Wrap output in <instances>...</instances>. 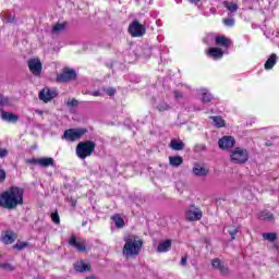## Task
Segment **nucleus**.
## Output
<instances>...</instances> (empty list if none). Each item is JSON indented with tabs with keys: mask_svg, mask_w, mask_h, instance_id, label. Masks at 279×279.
Segmentation results:
<instances>
[{
	"mask_svg": "<svg viewBox=\"0 0 279 279\" xmlns=\"http://www.w3.org/2000/svg\"><path fill=\"white\" fill-rule=\"evenodd\" d=\"M7 178H8V173L5 172V170L0 169V183L5 182Z\"/></svg>",
	"mask_w": 279,
	"mask_h": 279,
	"instance_id": "ea45409f",
	"label": "nucleus"
},
{
	"mask_svg": "<svg viewBox=\"0 0 279 279\" xmlns=\"http://www.w3.org/2000/svg\"><path fill=\"white\" fill-rule=\"evenodd\" d=\"M64 27H66V25L57 23V24L52 27V32H54V34H57L58 32H62V29H64Z\"/></svg>",
	"mask_w": 279,
	"mask_h": 279,
	"instance_id": "4c0bfd02",
	"label": "nucleus"
},
{
	"mask_svg": "<svg viewBox=\"0 0 279 279\" xmlns=\"http://www.w3.org/2000/svg\"><path fill=\"white\" fill-rule=\"evenodd\" d=\"M111 221H113L116 228H118L119 230L125 227V220L123 219L121 214H114L113 216H111Z\"/></svg>",
	"mask_w": 279,
	"mask_h": 279,
	"instance_id": "412c9836",
	"label": "nucleus"
},
{
	"mask_svg": "<svg viewBox=\"0 0 279 279\" xmlns=\"http://www.w3.org/2000/svg\"><path fill=\"white\" fill-rule=\"evenodd\" d=\"M202 101L203 104H210V101H213V94L208 92H204L202 94Z\"/></svg>",
	"mask_w": 279,
	"mask_h": 279,
	"instance_id": "7c9ffc66",
	"label": "nucleus"
},
{
	"mask_svg": "<svg viewBox=\"0 0 279 279\" xmlns=\"http://www.w3.org/2000/svg\"><path fill=\"white\" fill-rule=\"evenodd\" d=\"M58 97V92L51 90L49 87H45L39 92V99L44 101V104H49L52 99Z\"/></svg>",
	"mask_w": 279,
	"mask_h": 279,
	"instance_id": "9b49d317",
	"label": "nucleus"
},
{
	"mask_svg": "<svg viewBox=\"0 0 279 279\" xmlns=\"http://www.w3.org/2000/svg\"><path fill=\"white\" fill-rule=\"evenodd\" d=\"M16 239L17 235L12 230L4 231V233L2 234V243H4V245H12V243H14Z\"/></svg>",
	"mask_w": 279,
	"mask_h": 279,
	"instance_id": "f3484780",
	"label": "nucleus"
},
{
	"mask_svg": "<svg viewBox=\"0 0 279 279\" xmlns=\"http://www.w3.org/2000/svg\"><path fill=\"white\" fill-rule=\"evenodd\" d=\"M28 69L35 77H40V73H43V62L38 58H32L28 60Z\"/></svg>",
	"mask_w": 279,
	"mask_h": 279,
	"instance_id": "1a4fd4ad",
	"label": "nucleus"
},
{
	"mask_svg": "<svg viewBox=\"0 0 279 279\" xmlns=\"http://www.w3.org/2000/svg\"><path fill=\"white\" fill-rule=\"evenodd\" d=\"M169 147L174 151H182L184 149V142L178 140H171Z\"/></svg>",
	"mask_w": 279,
	"mask_h": 279,
	"instance_id": "393cba45",
	"label": "nucleus"
},
{
	"mask_svg": "<svg viewBox=\"0 0 279 279\" xmlns=\"http://www.w3.org/2000/svg\"><path fill=\"white\" fill-rule=\"evenodd\" d=\"M77 80V72L71 68H63L62 71L57 74V84H69V82H75Z\"/></svg>",
	"mask_w": 279,
	"mask_h": 279,
	"instance_id": "423d86ee",
	"label": "nucleus"
},
{
	"mask_svg": "<svg viewBox=\"0 0 279 279\" xmlns=\"http://www.w3.org/2000/svg\"><path fill=\"white\" fill-rule=\"evenodd\" d=\"M209 119H211L214 125L218 129L226 128V120L221 116H210Z\"/></svg>",
	"mask_w": 279,
	"mask_h": 279,
	"instance_id": "b1692460",
	"label": "nucleus"
},
{
	"mask_svg": "<svg viewBox=\"0 0 279 279\" xmlns=\"http://www.w3.org/2000/svg\"><path fill=\"white\" fill-rule=\"evenodd\" d=\"M69 245L75 247L77 252H86V245L77 242V236L72 235L69 240Z\"/></svg>",
	"mask_w": 279,
	"mask_h": 279,
	"instance_id": "aec40b11",
	"label": "nucleus"
},
{
	"mask_svg": "<svg viewBox=\"0 0 279 279\" xmlns=\"http://www.w3.org/2000/svg\"><path fill=\"white\" fill-rule=\"evenodd\" d=\"M190 3L197 5V3H202V0H190Z\"/></svg>",
	"mask_w": 279,
	"mask_h": 279,
	"instance_id": "de8ad7c7",
	"label": "nucleus"
},
{
	"mask_svg": "<svg viewBox=\"0 0 279 279\" xmlns=\"http://www.w3.org/2000/svg\"><path fill=\"white\" fill-rule=\"evenodd\" d=\"M74 271L76 274H86L88 271H92L93 266H90V263L85 262L84 259L77 260L74 265Z\"/></svg>",
	"mask_w": 279,
	"mask_h": 279,
	"instance_id": "ddd939ff",
	"label": "nucleus"
},
{
	"mask_svg": "<svg viewBox=\"0 0 279 279\" xmlns=\"http://www.w3.org/2000/svg\"><path fill=\"white\" fill-rule=\"evenodd\" d=\"M276 62H278V56L276 53H272L267 59L266 63L264 64V68L266 69V71H270V69H274V66H276Z\"/></svg>",
	"mask_w": 279,
	"mask_h": 279,
	"instance_id": "5701e85b",
	"label": "nucleus"
},
{
	"mask_svg": "<svg viewBox=\"0 0 279 279\" xmlns=\"http://www.w3.org/2000/svg\"><path fill=\"white\" fill-rule=\"evenodd\" d=\"M36 114H39V117H43V114H44V112H43V110H36Z\"/></svg>",
	"mask_w": 279,
	"mask_h": 279,
	"instance_id": "09e8293b",
	"label": "nucleus"
},
{
	"mask_svg": "<svg viewBox=\"0 0 279 279\" xmlns=\"http://www.w3.org/2000/svg\"><path fill=\"white\" fill-rule=\"evenodd\" d=\"M236 145V140L233 136L225 135L218 141V146L220 149L228 151V149H232Z\"/></svg>",
	"mask_w": 279,
	"mask_h": 279,
	"instance_id": "f8f14e48",
	"label": "nucleus"
},
{
	"mask_svg": "<svg viewBox=\"0 0 279 279\" xmlns=\"http://www.w3.org/2000/svg\"><path fill=\"white\" fill-rule=\"evenodd\" d=\"M26 165H40V167H53L56 165V160L51 157H44V158H31L25 160Z\"/></svg>",
	"mask_w": 279,
	"mask_h": 279,
	"instance_id": "9d476101",
	"label": "nucleus"
},
{
	"mask_svg": "<svg viewBox=\"0 0 279 279\" xmlns=\"http://www.w3.org/2000/svg\"><path fill=\"white\" fill-rule=\"evenodd\" d=\"M223 25L227 27H234V19H223L222 20Z\"/></svg>",
	"mask_w": 279,
	"mask_h": 279,
	"instance_id": "e433bc0d",
	"label": "nucleus"
},
{
	"mask_svg": "<svg viewBox=\"0 0 279 279\" xmlns=\"http://www.w3.org/2000/svg\"><path fill=\"white\" fill-rule=\"evenodd\" d=\"M263 239H265V241H270V243H274V241L278 239V234L276 232L263 233Z\"/></svg>",
	"mask_w": 279,
	"mask_h": 279,
	"instance_id": "c85d7f7f",
	"label": "nucleus"
},
{
	"mask_svg": "<svg viewBox=\"0 0 279 279\" xmlns=\"http://www.w3.org/2000/svg\"><path fill=\"white\" fill-rule=\"evenodd\" d=\"M69 202H70L72 208H75V206H77V199L71 197V198L69 199Z\"/></svg>",
	"mask_w": 279,
	"mask_h": 279,
	"instance_id": "49530a36",
	"label": "nucleus"
},
{
	"mask_svg": "<svg viewBox=\"0 0 279 279\" xmlns=\"http://www.w3.org/2000/svg\"><path fill=\"white\" fill-rule=\"evenodd\" d=\"M211 266L214 267V269H218L220 270V274H222V276H227L229 269L226 265H223V263H221V259L219 258H215L211 260Z\"/></svg>",
	"mask_w": 279,
	"mask_h": 279,
	"instance_id": "6ab92c4d",
	"label": "nucleus"
},
{
	"mask_svg": "<svg viewBox=\"0 0 279 279\" xmlns=\"http://www.w3.org/2000/svg\"><path fill=\"white\" fill-rule=\"evenodd\" d=\"M158 112H167V110H171V106L167 102H161L157 106Z\"/></svg>",
	"mask_w": 279,
	"mask_h": 279,
	"instance_id": "2f4dec72",
	"label": "nucleus"
},
{
	"mask_svg": "<svg viewBox=\"0 0 279 279\" xmlns=\"http://www.w3.org/2000/svg\"><path fill=\"white\" fill-rule=\"evenodd\" d=\"M171 245H173V240H171V239L161 241V242H159V244L157 246V252L159 254H165V253L169 252V250H171Z\"/></svg>",
	"mask_w": 279,
	"mask_h": 279,
	"instance_id": "a211bd4d",
	"label": "nucleus"
},
{
	"mask_svg": "<svg viewBox=\"0 0 279 279\" xmlns=\"http://www.w3.org/2000/svg\"><path fill=\"white\" fill-rule=\"evenodd\" d=\"M95 147H97V144L93 141L80 142L76 145L77 158H80L81 160H86V158L95 154Z\"/></svg>",
	"mask_w": 279,
	"mask_h": 279,
	"instance_id": "7ed1b4c3",
	"label": "nucleus"
},
{
	"mask_svg": "<svg viewBox=\"0 0 279 279\" xmlns=\"http://www.w3.org/2000/svg\"><path fill=\"white\" fill-rule=\"evenodd\" d=\"M187 260H189V256H183L182 258H181V266L182 267H186V263H187Z\"/></svg>",
	"mask_w": 279,
	"mask_h": 279,
	"instance_id": "37998d69",
	"label": "nucleus"
},
{
	"mask_svg": "<svg viewBox=\"0 0 279 279\" xmlns=\"http://www.w3.org/2000/svg\"><path fill=\"white\" fill-rule=\"evenodd\" d=\"M240 231H241V227H234L233 230L229 231V235L231 236V241L236 240V234H239Z\"/></svg>",
	"mask_w": 279,
	"mask_h": 279,
	"instance_id": "72a5a7b5",
	"label": "nucleus"
},
{
	"mask_svg": "<svg viewBox=\"0 0 279 279\" xmlns=\"http://www.w3.org/2000/svg\"><path fill=\"white\" fill-rule=\"evenodd\" d=\"M208 58H213V60H221L223 58V50L219 47H210L207 50Z\"/></svg>",
	"mask_w": 279,
	"mask_h": 279,
	"instance_id": "2eb2a0df",
	"label": "nucleus"
},
{
	"mask_svg": "<svg viewBox=\"0 0 279 279\" xmlns=\"http://www.w3.org/2000/svg\"><path fill=\"white\" fill-rule=\"evenodd\" d=\"M9 151L7 148H1L0 147V158H7Z\"/></svg>",
	"mask_w": 279,
	"mask_h": 279,
	"instance_id": "79ce46f5",
	"label": "nucleus"
},
{
	"mask_svg": "<svg viewBox=\"0 0 279 279\" xmlns=\"http://www.w3.org/2000/svg\"><path fill=\"white\" fill-rule=\"evenodd\" d=\"M193 151L194 154H202V151H206V144L204 143L195 144Z\"/></svg>",
	"mask_w": 279,
	"mask_h": 279,
	"instance_id": "c756f323",
	"label": "nucleus"
},
{
	"mask_svg": "<svg viewBox=\"0 0 279 279\" xmlns=\"http://www.w3.org/2000/svg\"><path fill=\"white\" fill-rule=\"evenodd\" d=\"M114 93H117V89L110 87L107 89V95H109V97H112V95H114Z\"/></svg>",
	"mask_w": 279,
	"mask_h": 279,
	"instance_id": "a18cd8bd",
	"label": "nucleus"
},
{
	"mask_svg": "<svg viewBox=\"0 0 279 279\" xmlns=\"http://www.w3.org/2000/svg\"><path fill=\"white\" fill-rule=\"evenodd\" d=\"M215 44L217 45V47H222V49H228L229 47H232V39L223 35H218L215 37Z\"/></svg>",
	"mask_w": 279,
	"mask_h": 279,
	"instance_id": "4468645a",
	"label": "nucleus"
},
{
	"mask_svg": "<svg viewBox=\"0 0 279 279\" xmlns=\"http://www.w3.org/2000/svg\"><path fill=\"white\" fill-rule=\"evenodd\" d=\"M66 106H71L72 108H77V106H80V101H77V99L73 98L72 100H69L66 102Z\"/></svg>",
	"mask_w": 279,
	"mask_h": 279,
	"instance_id": "58836bf2",
	"label": "nucleus"
},
{
	"mask_svg": "<svg viewBox=\"0 0 279 279\" xmlns=\"http://www.w3.org/2000/svg\"><path fill=\"white\" fill-rule=\"evenodd\" d=\"M9 100L2 94H0V106H8Z\"/></svg>",
	"mask_w": 279,
	"mask_h": 279,
	"instance_id": "a19ab883",
	"label": "nucleus"
},
{
	"mask_svg": "<svg viewBox=\"0 0 279 279\" xmlns=\"http://www.w3.org/2000/svg\"><path fill=\"white\" fill-rule=\"evenodd\" d=\"M259 219H262V221H274V214H271L268 210H263L259 213Z\"/></svg>",
	"mask_w": 279,
	"mask_h": 279,
	"instance_id": "bb28decb",
	"label": "nucleus"
},
{
	"mask_svg": "<svg viewBox=\"0 0 279 279\" xmlns=\"http://www.w3.org/2000/svg\"><path fill=\"white\" fill-rule=\"evenodd\" d=\"M51 221L57 226L60 225V214H58V211L51 214Z\"/></svg>",
	"mask_w": 279,
	"mask_h": 279,
	"instance_id": "c9c22d12",
	"label": "nucleus"
},
{
	"mask_svg": "<svg viewBox=\"0 0 279 279\" xmlns=\"http://www.w3.org/2000/svg\"><path fill=\"white\" fill-rule=\"evenodd\" d=\"M184 162L182 156H170L169 157V165L171 167L178 168Z\"/></svg>",
	"mask_w": 279,
	"mask_h": 279,
	"instance_id": "a878e982",
	"label": "nucleus"
},
{
	"mask_svg": "<svg viewBox=\"0 0 279 279\" xmlns=\"http://www.w3.org/2000/svg\"><path fill=\"white\" fill-rule=\"evenodd\" d=\"M93 95L94 97H99V92H94Z\"/></svg>",
	"mask_w": 279,
	"mask_h": 279,
	"instance_id": "8fccbe9b",
	"label": "nucleus"
},
{
	"mask_svg": "<svg viewBox=\"0 0 279 279\" xmlns=\"http://www.w3.org/2000/svg\"><path fill=\"white\" fill-rule=\"evenodd\" d=\"M25 247H29V242H21L17 241V243L13 246V250H25Z\"/></svg>",
	"mask_w": 279,
	"mask_h": 279,
	"instance_id": "473e14b6",
	"label": "nucleus"
},
{
	"mask_svg": "<svg viewBox=\"0 0 279 279\" xmlns=\"http://www.w3.org/2000/svg\"><path fill=\"white\" fill-rule=\"evenodd\" d=\"M85 134H88V129L86 128L68 129L64 131L61 138L68 141V143H75V141H80Z\"/></svg>",
	"mask_w": 279,
	"mask_h": 279,
	"instance_id": "39448f33",
	"label": "nucleus"
},
{
	"mask_svg": "<svg viewBox=\"0 0 279 279\" xmlns=\"http://www.w3.org/2000/svg\"><path fill=\"white\" fill-rule=\"evenodd\" d=\"M204 217L202 209L195 205H191L185 210V219L187 221H199Z\"/></svg>",
	"mask_w": 279,
	"mask_h": 279,
	"instance_id": "6e6552de",
	"label": "nucleus"
},
{
	"mask_svg": "<svg viewBox=\"0 0 279 279\" xmlns=\"http://www.w3.org/2000/svg\"><path fill=\"white\" fill-rule=\"evenodd\" d=\"M24 195L25 190H23V187L11 186L0 194V208L16 210L19 206H23V204H25Z\"/></svg>",
	"mask_w": 279,
	"mask_h": 279,
	"instance_id": "f257e3e1",
	"label": "nucleus"
},
{
	"mask_svg": "<svg viewBox=\"0 0 279 279\" xmlns=\"http://www.w3.org/2000/svg\"><path fill=\"white\" fill-rule=\"evenodd\" d=\"M124 246L122 248L125 258H134L141 254L143 247V240L136 235H129L124 238Z\"/></svg>",
	"mask_w": 279,
	"mask_h": 279,
	"instance_id": "f03ea898",
	"label": "nucleus"
},
{
	"mask_svg": "<svg viewBox=\"0 0 279 279\" xmlns=\"http://www.w3.org/2000/svg\"><path fill=\"white\" fill-rule=\"evenodd\" d=\"M128 32L132 38H143V35L147 34V28L145 25L141 24V22L135 20L129 25Z\"/></svg>",
	"mask_w": 279,
	"mask_h": 279,
	"instance_id": "0eeeda50",
	"label": "nucleus"
},
{
	"mask_svg": "<svg viewBox=\"0 0 279 279\" xmlns=\"http://www.w3.org/2000/svg\"><path fill=\"white\" fill-rule=\"evenodd\" d=\"M173 95H174V99H182L183 97L182 93H180L179 90H174Z\"/></svg>",
	"mask_w": 279,
	"mask_h": 279,
	"instance_id": "c03bdc74",
	"label": "nucleus"
},
{
	"mask_svg": "<svg viewBox=\"0 0 279 279\" xmlns=\"http://www.w3.org/2000/svg\"><path fill=\"white\" fill-rule=\"evenodd\" d=\"M0 269H4V271H14V266L10 263L0 264Z\"/></svg>",
	"mask_w": 279,
	"mask_h": 279,
	"instance_id": "f704fd0d",
	"label": "nucleus"
},
{
	"mask_svg": "<svg viewBox=\"0 0 279 279\" xmlns=\"http://www.w3.org/2000/svg\"><path fill=\"white\" fill-rule=\"evenodd\" d=\"M230 160L233 165H245L250 160V151H247V148L235 147L230 150Z\"/></svg>",
	"mask_w": 279,
	"mask_h": 279,
	"instance_id": "20e7f679",
	"label": "nucleus"
},
{
	"mask_svg": "<svg viewBox=\"0 0 279 279\" xmlns=\"http://www.w3.org/2000/svg\"><path fill=\"white\" fill-rule=\"evenodd\" d=\"M210 170H208V168L203 167L199 163H195L193 169H192V173H194V175H196L197 178H206V175H208Z\"/></svg>",
	"mask_w": 279,
	"mask_h": 279,
	"instance_id": "dca6fc26",
	"label": "nucleus"
},
{
	"mask_svg": "<svg viewBox=\"0 0 279 279\" xmlns=\"http://www.w3.org/2000/svg\"><path fill=\"white\" fill-rule=\"evenodd\" d=\"M2 119H3V121H7L8 123H16V121H19V116H16L12 112L2 110Z\"/></svg>",
	"mask_w": 279,
	"mask_h": 279,
	"instance_id": "4be33fe9",
	"label": "nucleus"
},
{
	"mask_svg": "<svg viewBox=\"0 0 279 279\" xmlns=\"http://www.w3.org/2000/svg\"><path fill=\"white\" fill-rule=\"evenodd\" d=\"M222 5L223 8H227L229 12H236V10H239V4H236V2L225 1L222 2Z\"/></svg>",
	"mask_w": 279,
	"mask_h": 279,
	"instance_id": "cd10ccee",
	"label": "nucleus"
}]
</instances>
